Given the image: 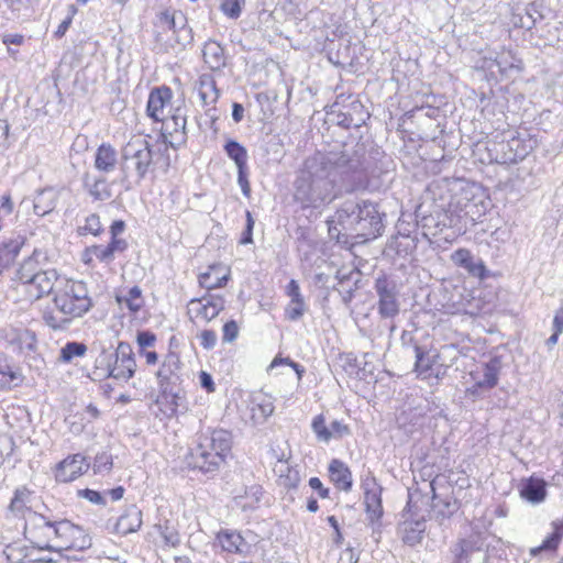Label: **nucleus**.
<instances>
[{"label": "nucleus", "mask_w": 563, "mask_h": 563, "mask_svg": "<svg viewBox=\"0 0 563 563\" xmlns=\"http://www.w3.org/2000/svg\"><path fill=\"white\" fill-rule=\"evenodd\" d=\"M372 172L364 144L338 154L316 153L307 157L294 181V200L301 209H320L338 197V177Z\"/></svg>", "instance_id": "f257e3e1"}, {"label": "nucleus", "mask_w": 563, "mask_h": 563, "mask_svg": "<svg viewBox=\"0 0 563 563\" xmlns=\"http://www.w3.org/2000/svg\"><path fill=\"white\" fill-rule=\"evenodd\" d=\"M385 213L379 206L369 200L349 199L335 211L332 219L327 220L331 239L346 244L351 238L364 241L376 239L384 232Z\"/></svg>", "instance_id": "f03ea898"}, {"label": "nucleus", "mask_w": 563, "mask_h": 563, "mask_svg": "<svg viewBox=\"0 0 563 563\" xmlns=\"http://www.w3.org/2000/svg\"><path fill=\"white\" fill-rule=\"evenodd\" d=\"M121 169L132 168L137 181L154 173L156 168L166 172L170 166L168 146L151 143V136H133L121 148Z\"/></svg>", "instance_id": "7ed1b4c3"}, {"label": "nucleus", "mask_w": 563, "mask_h": 563, "mask_svg": "<svg viewBox=\"0 0 563 563\" xmlns=\"http://www.w3.org/2000/svg\"><path fill=\"white\" fill-rule=\"evenodd\" d=\"M54 312L44 314L45 323L53 330H66L75 318L82 317L92 307V300L84 282L65 279L53 297Z\"/></svg>", "instance_id": "20e7f679"}, {"label": "nucleus", "mask_w": 563, "mask_h": 563, "mask_svg": "<svg viewBox=\"0 0 563 563\" xmlns=\"http://www.w3.org/2000/svg\"><path fill=\"white\" fill-rule=\"evenodd\" d=\"M24 521L25 539L38 550L54 551L58 521H52L36 511H29Z\"/></svg>", "instance_id": "39448f33"}, {"label": "nucleus", "mask_w": 563, "mask_h": 563, "mask_svg": "<svg viewBox=\"0 0 563 563\" xmlns=\"http://www.w3.org/2000/svg\"><path fill=\"white\" fill-rule=\"evenodd\" d=\"M452 563H492L488 548L479 534L461 538L450 547Z\"/></svg>", "instance_id": "423d86ee"}, {"label": "nucleus", "mask_w": 563, "mask_h": 563, "mask_svg": "<svg viewBox=\"0 0 563 563\" xmlns=\"http://www.w3.org/2000/svg\"><path fill=\"white\" fill-rule=\"evenodd\" d=\"M375 292L378 297L377 311L383 319H394L399 314L400 301L397 283L385 274L375 279Z\"/></svg>", "instance_id": "0eeeda50"}, {"label": "nucleus", "mask_w": 563, "mask_h": 563, "mask_svg": "<svg viewBox=\"0 0 563 563\" xmlns=\"http://www.w3.org/2000/svg\"><path fill=\"white\" fill-rule=\"evenodd\" d=\"M347 99H350L347 103L341 104L336 101L332 106L333 122L347 130L358 129L369 119V113L360 100L352 97Z\"/></svg>", "instance_id": "6e6552de"}, {"label": "nucleus", "mask_w": 563, "mask_h": 563, "mask_svg": "<svg viewBox=\"0 0 563 563\" xmlns=\"http://www.w3.org/2000/svg\"><path fill=\"white\" fill-rule=\"evenodd\" d=\"M532 150L531 140L522 139L518 133L508 140L494 142L490 152L496 155L493 158L498 164H515L522 161Z\"/></svg>", "instance_id": "1a4fd4ad"}, {"label": "nucleus", "mask_w": 563, "mask_h": 563, "mask_svg": "<svg viewBox=\"0 0 563 563\" xmlns=\"http://www.w3.org/2000/svg\"><path fill=\"white\" fill-rule=\"evenodd\" d=\"M57 532L58 534L54 543V551H82L91 547V538L85 532V530L68 520L58 521Z\"/></svg>", "instance_id": "9d476101"}, {"label": "nucleus", "mask_w": 563, "mask_h": 563, "mask_svg": "<svg viewBox=\"0 0 563 563\" xmlns=\"http://www.w3.org/2000/svg\"><path fill=\"white\" fill-rule=\"evenodd\" d=\"M161 122H163V129L161 134L163 145L177 148L178 146L186 143L187 114L185 108H175L169 115L165 114V119Z\"/></svg>", "instance_id": "9b49d317"}, {"label": "nucleus", "mask_w": 563, "mask_h": 563, "mask_svg": "<svg viewBox=\"0 0 563 563\" xmlns=\"http://www.w3.org/2000/svg\"><path fill=\"white\" fill-rule=\"evenodd\" d=\"M135 368L136 362L132 346L128 342H120L113 353V363L109 371V377L126 382L133 377Z\"/></svg>", "instance_id": "f8f14e48"}, {"label": "nucleus", "mask_w": 563, "mask_h": 563, "mask_svg": "<svg viewBox=\"0 0 563 563\" xmlns=\"http://www.w3.org/2000/svg\"><path fill=\"white\" fill-rule=\"evenodd\" d=\"M185 463L191 470H198L203 474H216L222 463L220 460V455L216 453H210L205 450L202 445L196 440L195 446H192L189 452L185 455Z\"/></svg>", "instance_id": "ddd939ff"}, {"label": "nucleus", "mask_w": 563, "mask_h": 563, "mask_svg": "<svg viewBox=\"0 0 563 563\" xmlns=\"http://www.w3.org/2000/svg\"><path fill=\"white\" fill-rule=\"evenodd\" d=\"M62 280L56 269H42L30 286L25 289L30 299L37 300L44 296L53 294L62 286Z\"/></svg>", "instance_id": "4468645a"}, {"label": "nucleus", "mask_w": 563, "mask_h": 563, "mask_svg": "<svg viewBox=\"0 0 563 563\" xmlns=\"http://www.w3.org/2000/svg\"><path fill=\"white\" fill-rule=\"evenodd\" d=\"M197 440L202 448L209 451L211 454L216 453L220 455L221 463L225 462L227 455L231 452L232 448V435L229 431L219 429L211 432L200 433Z\"/></svg>", "instance_id": "2eb2a0df"}, {"label": "nucleus", "mask_w": 563, "mask_h": 563, "mask_svg": "<svg viewBox=\"0 0 563 563\" xmlns=\"http://www.w3.org/2000/svg\"><path fill=\"white\" fill-rule=\"evenodd\" d=\"M180 366L181 362L177 353L169 352L165 355L159 369L156 372L158 386L164 395L172 394V385L179 379Z\"/></svg>", "instance_id": "dca6fc26"}, {"label": "nucleus", "mask_w": 563, "mask_h": 563, "mask_svg": "<svg viewBox=\"0 0 563 563\" xmlns=\"http://www.w3.org/2000/svg\"><path fill=\"white\" fill-rule=\"evenodd\" d=\"M450 258L455 266L465 269L472 277L485 279L488 276L484 261L473 255L467 249L455 250Z\"/></svg>", "instance_id": "f3484780"}, {"label": "nucleus", "mask_w": 563, "mask_h": 563, "mask_svg": "<svg viewBox=\"0 0 563 563\" xmlns=\"http://www.w3.org/2000/svg\"><path fill=\"white\" fill-rule=\"evenodd\" d=\"M172 98L173 90L167 86L152 89L146 106L147 115L156 122L164 120L167 114L165 109L170 104Z\"/></svg>", "instance_id": "a211bd4d"}, {"label": "nucleus", "mask_w": 563, "mask_h": 563, "mask_svg": "<svg viewBox=\"0 0 563 563\" xmlns=\"http://www.w3.org/2000/svg\"><path fill=\"white\" fill-rule=\"evenodd\" d=\"M496 66L500 74L506 75L511 70H521V59L518 58L511 51L503 52H488L483 57L482 67L485 69H493Z\"/></svg>", "instance_id": "6ab92c4d"}, {"label": "nucleus", "mask_w": 563, "mask_h": 563, "mask_svg": "<svg viewBox=\"0 0 563 563\" xmlns=\"http://www.w3.org/2000/svg\"><path fill=\"white\" fill-rule=\"evenodd\" d=\"M429 487L432 492V516L440 525H443L445 520L450 519L459 510L460 503L452 495H438L433 482L429 484Z\"/></svg>", "instance_id": "aec40b11"}, {"label": "nucleus", "mask_w": 563, "mask_h": 563, "mask_svg": "<svg viewBox=\"0 0 563 563\" xmlns=\"http://www.w3.org/2000/svg\"><path fill=\"white\" fill-rule=\"evenodd\" d=\"M88 467L89 464L86 463L85 456L81 454H74L58 463L55 478L60 483H69L84 474Z\"/></svg>", "instance_id": "412c9836"}, {"label": "nucleus", "mask_w": 563, "mask_h": 563, "mask_svg": "<svg viewBox=\"0 0 563 563\" xmlns=\"http://www.w3.org/2000/svg\"><path fill=\"white\" fill-rule=\"evenodd\" d=\"M364 504L368 519L374 522L383 516L382 486L375 478L364 483Z\"/></svg>", "instance_id": "4be33fe9"}, {"label": "nucleus", "mask_w": 563, "mask_h": 563, "mask_svg": "<svg viewBox=\"0 0 563 563\" xmlns=\"http://www.w3.org/2000/svg\"><path fill=\"white\" fill-rule=\"evenodd\" d=\"M285 292L290 298L285 308L286 319L289 321L300 320L307 311V305L300 291L298 282L296 279H291L286 286Z\"/></svg>", "instance_id": "5701e85b"}, {"label": "nucleus", "mask_w": 563, "mask_h": 563, "mask_svg": "<svg viewBox=\"0 0 563 563\" xmlns=\"http://www.w3.org/2000/svg\"><path fill=\"white\" fill-rule=\"evenodd\" d=\"M501 360L498 356L483 364L482 371L471 373V377L477 386L492 390L497 386L501 371Z\"/></svg>", "instance_id": "b1692460"}, {"label": "nucleus", "mask_w": 563, "mask_h": 563, "mask_svg": "<svg viewBox=\"0 0 563 563\" xmlns=\"http://www.w3.org/2000/svg\"><path fill=\"white\" fill-rule=\"evenodd\" d=\"M190 305L197 317L210 321L224 309V299L220 296H203L200 299H192Z\"/></svg>", "instance_id": "393cba45"}, {"label": "nucleus", "mask_w": 563, "mask_h": 563, "mask_svg": "<svg viewBox=\"0 0 563 563\" xmlns=\"http://www.w3.org/2000/svg\"><path fill=\"white\" fill-rule=\"evenodd\" d=\"M417 515L418 518L416 519L404 518L399 527L401 540L410 547H415L420 543L426 531L424 515Z\"/></svg>", "instance_id": "a878e982"}, {"label": "nucleus", "mask_w": 563, "mask_h": 563, "mask_svg": "<svg viewBox=\"0 0 563 563\" xmlns=\"http://www.w3.org/2000/svg\"><path fill=\"white\" fill-rule=\"evenodd\" d=\"M24 242L20 234L0 241V273L14 262Z\"/></svg>", "instance_id": "bb28decb"}, {"label": "nucleus", "mask_w": 563, "mask_h": 563, "mask_svg": "<svg viewBox=\"0 0 563 563\" xmlns=\"http://www.w3.org/2000/svg\"><path fill=\"white\" fill-rule=\"evenodd\" d=\"M142 526V511L135 506L130 505L118 518L115 531L122 536L136 532Z\"/></svg>", "instance_id": "cd10ccee"}, {"label": "nucleus", "mask_w": 563, "mask_h": 563, "mask_svg": "<svg viewBox=\"0 0 563 563\" xmlns=\"http://www.w3.org/2000/svg\"><path fill=\"white\" fill-rule=\"evenodd\" d=\"M202 57L209 69L213 71L221 70L227 66L225 49L217 41L208 40L205 43L202 48Z\"/></svg>", "instance_id": "c85d7f7f"}, {"label": "nucleus", "mask_w": 563, "mask_h": 563, "mask_svg": "<svg viewBox=\"0 0 563 563\" xmlns=\"http://www.w3.org/2000/svg\"><path fill=\"white\" fill-rule=\"evenodd\" d=\"M230 278L228 268L221 265H211L207 272L199 275V284L201 287L212 290L225 286Z\"/></svg>", "instance_id": "c756f323"}, {"label": "nucleus", "mask_w": 563, "mask_h": 563, "mask_svg": "<svg viewBox=\"0 0 563 563\" xmlns=\"http://www.w3.org/2000/svg\"><path fill=\"white\" fill-rule=\"evenodd\" d=\"M329 476L336 488L350 492L353 485L352 473L346 464L338 459H333L329 464Z\"/></svg>", "instance_id": "7c9ffc66"}, {"label": "nucleus", "mask_w": 563, "mask_h": 563, "mask_svg": "<svg viewBox=\"0 0 563 563\" xmlns=\"http://www.w3.org/2000/svg\"><path fill=\"white\" fill-rule=\"evenodd\" d=\"M520 495L532 504H540L547 496V483L542 478L531 476L522 482Z\"/></svg>", "instance_id": "2f4dec72"}, {"label": "nucleus", "mask_w": 563, "mask_h": 563, "mask_svg": "<svg viewBox=\"0 0 563 563\" xmlns=\"http://www.w3.org/2000/svg\"><path fill=\"white\" fill-rule=\"evenodd\" d=\"M33 495L34 493L25 486L16 488L9 505V510L15 517H23L25 519L29 511H33L31 509Z\"/></svg>", "instance_id": "473e14b6"}, {"label": "nucleus", "mask_w": 563, "mask_h": 563, "mask_svg": "<svg viewBox=\"0 0 563 563\" xmlns=\"http://www.w3.org/2000/svg\"><path fill=\"white\" fill-rule=\"evenodd\" d=\"M118 163V153L109 143H102L95 155V167L102 173H111Z\"/></svg>", "instance_id": "72a5a7b5"}, {"label": "nucleus", "mask_w": 563, "mask_h": 563, "mask_svg": "<svg viewBox=\"0 0 563 563\" xmlns=\"http://www.w3.org/2000/svg\"><path fill=\"white\" fill-rule=\"evenodd\" d=\"M429 498L423 495L420 490H408L407 506L402 512V518L416 519L417 514H423L424 516L429 512Z\"/></svg>", "instance_id": "f704fd0d"}, {"label": "nucleus", "mask_w": 563, "mask_h": 563, "mask_svg": "<svg viewBox=\"0 0 563 563\" xmlns=\"http://www.w3.org/2000/svg\"><path fill=\"white\" fill-rule=\"evenodd\" d=\"M221 548L230 553H243L249 545L240 532L234 530H221L217 534Z\"/></svg>", "instance_id": "c9c22d12"}, {"label": "nucleus", "mask_w": 563, "mask_h": 563, "mask_svg": "<svg viewBox=\"0 0 563 563\" xmlns=\"http://www.w3.org/2000/svg\"><path fill=\"white\" fill-rule=\"evenodd\" d=\"M553 531L539 547L532 548L530 554L537 556L541 552H555L563 539V518L551 523Z\"/></svg>", "instance_id": "e433bc0d"}, {"label": "nucleus", "mask_w": 563, "mask_h": 563, "mask_svg": "<svg viewBox=\"0 0 563 563\" xmlns=\"http://www.w3.org/2000/svg\"><path fill=\"white\" fill-rule=\"evenodd\" d=\"M57 196L53 189L38 190L33 202V211L38 217H44L56 207Z\"/></svg>", "instance_id": "4c0bfd02"}, {"label": "nucleus", "mask_w": 563, "mask_h": 563, "mask_svg": "<svg viewBox=\"0 0 563 563\" xmlns=\"http://www.w3.org/2000/svg\"><path fill=\"white\" fill-rule=\"evenodd\" d=\"M198 95L203 106L213 104L220 97V90L216 80L210 75H202L199 78Z\"/></svg>", "instance_id": "58836bf2"}, {"label": "nucleus", "mask_w": 563, "mask_h": 563, "mask_svg": "<svg viewBox=\"0 0 563 563\" xmlns=\"http://www.w3.org/2000/svg\"><path fill=\"white\" fill-rule=\"evenodd\" d=\"M274 405L267 396H254L252 399V419L255 423L264 422L274 412Z\"/></svg>", "instance_id": "ea45409f"}, {"label": "nucleus", "mask_w": 563, "mask_h": 563, "mask_svg": "<svg viewBox=\"0 0 563 563\" xmlns=\"http://www.w3.org/2000/svg\"><path fill=\"white\" fill-rule=\"evenodd\" d=\"M42 271L40 268V264L37 261L36 252L33 253L27 260H25L16 272L18 279L22 283V285L27 288L31 285L33 279L37 276V274Z\"/></svg>", "instance_id": "a19ab883"}, {"label": "nucleus", "mask_w": 563, "mask_h": 563, "mask_svg": "<svg viewBox=\"0 0 563 563\" xmlns=\"http://www.w3.org/2000/svg\"><path fill=\"white\" fill-rule=\"evenodd\" d=\"M415 372L419 375L427 374L432 366L437 363L439 354L426 345L417 347V354L415 355Z\"/></svg>", "instance_id": "79ce46f5"}, {"label": "nucleus", "mask_w": 563, "mask_h": 563, "mask_svg": "<svg viewBox=\"0 0 563 563\" xmlns=\"http://www.w3.org/2000/svg\"><path fill=\"white\" fill-rule=\"evenodd\" d=\"M416 241L410 235H400L390 239L387 243V254L394 253L399 257L408 256L416 249Z\"/></svg>", "instance_id": "37998d69"}, {"label": "nucleus", "mask_w": 563, "mask_h": 563, "mask_svg": "<svg viewBox=\"0 0 563 563\" xmlns=\"http://www.w3.org/2000/svg\"><path fill=\"white\" fill-rule=\"evenodd\" d=\"M23 382V376L18 367L0 361V389L18 386Z\"/></svg>", "instance_id": "c03bdc74"}, {"label": "nucleus", "mask_w": 563, "mask_h": 563, "mask_svg": "<svg viewBox=\"0 0 563 563\" xmlns=\"http://www.w3.org/2000/svg\"><path fill=\"white\" fill-rule=\"evenodd\" d=\"M223 150L228 157L234 162L236 168L247 166V151L241 143L230 139L223 145Z\"/></svg>", "instance_id": "a18cd8bd"}, {"label": "nucleus", "mask_w": 563, "mask_h": 563, "mask_svg": "<svg viewBox=\"0 0 563 563\" xmlns=\"http://www.w3.org/2000/svg\"><path fill=\"white\" fill-rule=\"evenodd\" d=\"M88 177L89 175L86 174L84 178V187L93 200L104 201L111 198L112 192L106 178H98L92 184H88Z\"/></svg>", "instance_id": "49530a36"}, {"label": "nucleus", "mask_w": 563, "mask_h": 563, "mask_svg": "<svg viewBox=\"0 0 563 563\" xmlns=\"http://www.w3.org/2000/svg\"><path fill=\"white\" fill-rule=\"evenodd\" d=\"M118 303L125 305L132 313H137L144 306V299L142 297V289L139 286H133L129 289L124 296L115 297Z\"/></svg>", "instance_id": "de8ad7c7"}, {"label": "nucleus", "mask_w": 563, "mask_h": 563, "mask_svg": "<svg viewBox=\"0 0 563 563\" xmlns=\"http://www.w3.org/2000/svg\"><path fill=\"white\" fill-rule=\"evenodd\" d=\"M159 24L163 27L172 30L174 34L185 25H187V18L181 11H165L158 16Z\"/></svg>", "instance_id": "09e8293b"}, {"label": "nucleus", "mask_w": 563, "mask_h": 563, "mask_svg": "<svg viewBox=\"0 0 563 563\" xmlns=\"http://www.w3.org/2000/svg\"><path fill=\"white\" fill-rule=\"evenodd\" d=\"M87 346L82 342H67L59 353L58 360L63 363H70L75 357H81L86 354Z\"/></svg>", "instance_id": "8fccbe9b"}, {"label": "nucleus", "mask_w": 563, "mask_h": 563, "mask_svg": "<svg viewBox=\"0 0 563 563\" xmlns=\"http://www.w3.org/2000/svg\"><path fill=\"white\" fill-rule=\"evenodd\" d=\"M103 231L100 218L97 213H91L85 219V224L77 228V234L80 236L92 234L99 235Z\"/></svg>", "instance_id": "3c124183"}, {"label": "nucleus", "mask_w": 563, "mask_h": 563, "mask_svg": "<svg viewBox=\"0 0 563 563\" xmlns=\"http://www.w3.org/2000/svg\"><path fill=\"white\" fill-rule=\"evenodd\" d=\"M311 429L319 442L328 443L331 440L330 428L325 424V418L322 413L317 415L311 422Z\"/></svg>", "instance_id": "603ef678"}, {"label": "nucleus", "mask_w": 563, "mask_h": 563, "mask_svg": "<svg viewBox=\"0 0 563 563\" xmlns=\"http://www.w3.org/2000/svg\"><path fill=\"white\" fill-rule=\"evenodd\" d=\"M244 5L245 0H221L220 10L227 18L236 20L240 18Z\"/></svg>", "instance_id": "864d4df0"}, {"label": "nucleus", "mask_w": 563, "mask_h": 563, "mask_svg": "<svg viewBox=\"0 0 563 563\" xmlns=\"http://www.w3.org/2000/svg\"><path fill=\"white\" fill-rule=\"evenodd\" d=\"M438 220L434 222V229L438 231H442L444 228H455L457 227L460 217L453 214L450 211H437Z\"/></svg>", "instance_id": "5fc2aeb1"}, {"label": "nucleus", "mask_w": 563, "mask_h": 563, "mask_svg": "<svg viewBox=\"0 0 563 563\" xmlns=\"http://www.w3.org/2000/svg\"><path fill=\"white\" fill-rule=\"evenodd\" d=\"M86 255H93L101 263L106 264H110L114 260V256L112 255L108 245H91L86 247Z\"/></svg>", "instance_id": "6e6d98bb"}, {"label": "nucleus", "mask_w": 563, "mask_h": 563, "mask_svg": "<svg viewBox=\"0 0 563 563\" xmlns=\"http://www.w3.org/2000/svg\"><path fill=\"white\" fill-rule=\"evenodd\" d=\"M353 276V273L350 275H342L341 272H338L336 278L339 279L338 286L334 287L336 291H339L342 296V300L347 303L353 298V288L352 287H345V285L350 282L351 277Z\"/></svg>", "instance_id": "4d7b16f0"}, {"label": "nucleus", "mask_w": 563, "mask_h": 563, "mask_svg": "<svg viewBox=\"0 0 563 563\" xmlns=\"http://www.w3.org/2000/svg\"><path fill=\"white\" fill-rule=\"evenodd\" d=\"M78 496L87 499L88 501H90L93 505H99V506L107 505V498L104 496V492L100 493L98 490L85 488V489L78 490Z\"/></svg>", "instance_id": "13d9d810"}, {"label": "nucleus", "mask_w": 563, "mask_h": 563, "mask_svg": "<svg viewBox=\"0 0 563 563\" xmlns=\"http://www.w3.org/2000/svg\"><path fill=\"white\" fill-rule=\"evenodd\" d=\"M112 467V456L107 452H102L96 455L93 463L95 473H102L109 471Z\"/></svg>", "instance_id": "bf43d9fd"}, {"label": "nucleus", "mask_w": 563, "mask_h": 563, "mask_svg": "<svg viewBox=\"0 0 563 563\" xmlns=\"http://www.w3.org/2000/svg\"><path fill=\"white\" fill-rule=\"evenodd\" d=\"M175 40L181 48H186L194 41L192 29L188 24L179 29L175 34Z\"/></svg>", "instance_id": "052dcab7"}, {"label": "nucleus", "mask_w": 563, "mask_h": 563, "mask_svg": "<svg viewBox=\"0 0 563 563\" xmlns=\"http://www.w3.org/2000/svg\"><path fill=\"white\" fill-rule=\"evenodd\" d=\"M284 364H285V365H288V366H290V367H292V368H294V371H295V372H296V374H297L298 379H301V377H302V375H303V373H305V368H303V366H302V365H300V364H298V363H296V362H294V361H292L291 358H289V357H285V358H284V357H275V358L273 360V362L271 363L269 367H271V368H274V367H276V366L284 365Z\"/></svg>", "instance_id": "680f3d73"}, {"label": "nucleus", "mask_w": 563, "mask_h": 563, "mask_svg": "<svg viewBox=\"0 0 563 563\" xmlns=\"http://www.w3.org/2000/svg\"><path fill=\"white\" fill-rule=\"evenodd\" d=\"M245 217H246V224H245L244 231L242 232L240 243L241 244H251V243H253V229H254L255 221L252 217V213L249 210H246Z\"/></svg>", "instance_id": "e2e57ef3"}, {"label": "nucleus", "mask_w": 563, "mask_h": 563, "mask_svg": "<svg viewBox=\"0 0 563 563\" xmlns=\"http://www.w3.org/2000/svg\"><path fill=\"white\" fill-rule=\"evenodd\" d=\"M330 434L331 439H342L343 437L351 434V429L347 424L343 423L342 421L334 420L330 424Z\"/></svg>", "instance_id": "0e129e2a"}, {"label": "nucleus", "mask_w": 563, "mask_h": 563, "mask_svg": "<svg viewBox=\"0 0 563 563\" xmlns=\"http://www.w3.org/2000/svg\"><path fill=\"white\" fill-rule=\"evenodd\" d=\"M400 342L402 347L411 349L413 354H417V347H422V345L416 340L413 332L404 330L400 335Z\"/></svg>", "instance_id": "69168bd1"}, {"label": "nucleus", "mask_w": 563, "mask_h": 563, "mask_svg": "<svg viewBox=\"0 0 563 563\" xmlns=\"http://www.w3.org/2000/svg\"><path fill=\"white\" fill-rule=\"evenodd\" d=\"M222 331V340L224 342H233L238 338L239 327L234 320H230L224 323Z\"/></svg>", "instance_id": "338daca9"}, {"label": "nucleus", "mask_w": 563, "mask_h": 563, "mask_svg": "<svg viewBox=\"0 0 563 563\" xmlns=\"http://www.w3.org/2000/svg\"><path fill=\"white\" fill-rule=\"evenodd\" d=\"M200 344L206 350H211L216 346L217 343V334L212 330H203L200 335Z\"/></svg>", "instance_id": "774afa93"}]
</instances>
